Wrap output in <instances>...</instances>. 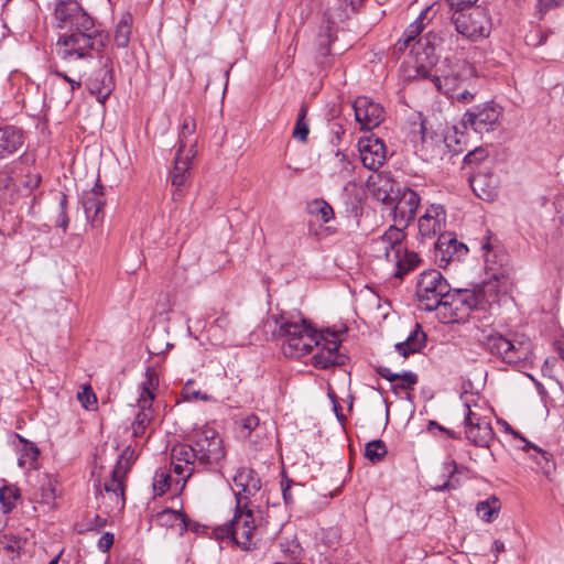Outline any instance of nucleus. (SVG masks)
Returning <instances> with one entry per match:
<instances>
[{"instance_id":"nucleus-23","label":"nucleus","mask_w":564,"mask_h":564,"mask_svg":"<svg viewBox=\"0 0 564 564\" xmlns=\"http://www.w3.org/2000/svg\"><path fill=\"white\" fill-rule=\"evenodd\" d=\"M36 12L34 0H7L2 8V18L14 25H23L33 19Z\"/></svg>"},{"instance_id":"nucleus-11","label":"nucleus","mask_w":564,"mask_h":564,"mask_svg":"<svg viewBox=\"0 0 564 564\" xmlns=\"http://www.w3.org/2000/svg\"><path fill=\"white\" fill-rule=\"evenodd\" d=\"M452 20L456 31L471 41L484 39L490 33L489 17L480 7L473 8L469 12H455Z\"/></svg>"},{"instance_id":"nucleus-3","label":"nucleus","mask_w":564,"mask_h":564,"mask_svg":"<svg viewBox=\"0 0 564 564\" xmlns=\"http://www.w3.org/2000/svg\"><path fill=\"white\" fill-rule=\"evenodd\" d=\"M373 194L378 200L392 207L394 225L405 229L414 220L421 202L415 191L386 178L381 181V185L373 191Z\"/></svg>"},{"instance_id":"nucleus-40","label":"nucleus","mask_w":564,"mask_h":564,"mask_svg":"<svg viewBox=\"0 0 564 564\" xmlns=\"http://www.w3.org/2000/svg\"><path fill=\"white\" fill-rule=\"evenodd\" d=\"M196 124L194 120L191 118H185L178 134V151L185 152L191 149V145L194 148V143L193 140H191V137L194 134Z\"/></svg>"},{"instance_id":"nucleus-14","label":"nucleus","mask_w":564,"mask_h":564,"mask_svg":"<svg viewBox=\"0 0 564 564\" xmlns=\"http://www.w3.org/2000/svg\"><path fill=\"white\" fill-rule=\"evenodd\" d=\"M488 348L491 354L499 356L505 362L519 365L527 360L531 346L528 341H513L501 335H492L488 338Z\"/></svg>"},{"instance_id":"nucleus-31","label":"nucleus","mask_w":564,"mask_h":564,"mask_svg":"<svg viewBox=\"0 0 564 564\" xmlns=\"http://www.w3.org/2000/svg\"><path fill=\"white\" fill-rule=\"evenodd\" d=\"M155 521L161 527H178L180 532L189 528L188 518L185 513L173 510L164 509L155 516Z\"/></svg>"},{"instance_id":"nucleus-51","label":"nucleus","mask_w":564,"mask_h":564,"mask_svg":"<svg viewBox=\"0 0 564 564\" xmlns=\"http://www.w3.org/2000/svg\"><path fill=\"white\" fill-rule=\"evenodd\" d=\"M77 398L86 410H93L97 404L96 394L89 386L84 387V389L78 392Z\"/></svg>"},{"instance_id":"nucleus-64","label":"nucleus","mask_w":564,"mask_h":564,"mask_svg":"<svg viewBox=\"0 0 564 564\" xmlns=\"http://www.w3.org/2000/svg\"><path fill=\"white\" fill-rule=\"evenodd\" d=\"M291 484H292V481H290V480H286L285 485H284V482H282V496H283V500L286 505H290L294 501L293 496L291 494Z\"/></svg>"},{"instance_id":"nucleus-63","label":"nucleus","mask_w":564,"mask_h":564,"mask_svg":"<svg viewBox=\"0 0 564 564\" xmlns=\"http://www.w3.org/2000/svg\"><path fill=\"white\" fill-rule=\"evenodd\" d=\"M512 434L516 436V437H519L520 440H522L525 445L523 446V449H529V448H532L534 449L541 457H543L544 459L547 460V453L540 449L539 447H536L535 445L531 444L529 441H527L524 437L520 436V434L513 430H511Z\"/></svg>"},{"instance_id":"nucleus-16","label":"nucleus","mask_w":564,"mask_h":564,"mask_svg":"<svg viewBox=\"0 0 564 564\" xmlns=\"http://www.w3.org/2000/svg\"><path fill=\"white\" fill-rule=\"evenodd\" d=\"M234 495L238 507L248 506L251 498H253L261 489V480L258 474L247 467L239 468L232 477Z\"/></svg>"},{"instance_id":"nucleus-15","label":"nucleus","mask_w":564,"mask_h":564,"mask_svg":"<svg viewBox=\"0 0 564 564\" xmlns=\"http://www.w3.org/2000/svg\"><path fill=\"white\" fill-rule=\"evenodd\" d=\"M467 253V246L459 242L452 232L441 234L435 242V261L442 268L460 262Z\"/></svg>"},{"instance_id":"nucleus-59","label":"nucleus","mask_w":564,"mask_h":564,"mask_svg":"<svg viewBox=\"0 0 564 564\" xmlns=\"http://www.w3.org/2000/svg\"><path fill=\"white\" fill-rule=\"evenodd\" d=\"M452 9L456 12L465 11L466 8L474 6L477 0H446Z\"/></svg>"},{"instance_id":"nucleus-6","label":"nucleus","mask_w":564,"mask_h":564,"mask_svg":"<svg viewBox=\"0 0 564 564\" xmlns=\"http://www.w3.org/2000/svg\"><path fill=\"white\" fill-rule=\"evenodd\" d=\"M494 288L492 283H487L482 291L452 290L448 300L437 310L442 323L460 324L467 322L471 311L484 308L489 303V301L484 300V295L492 291Z\"/></svg>"},{"instance_id":"nucleus-52","label":"nucleus","mask_w":564,"mask_h":564,"mask_svg":"<svg viewBox=\"0 0 564 564\" xmlns=\"http://www.w3.org/2000/svg\"><path fill=\"white\" fill-rule=\"evenodd\" d=\"M550 33V31L536 29L525 35V42L531 46H541L545 44Z\"/></svg>"},{"instance_id":"nucleus-54","label":"nucleus","mask_w":564,"mask_h":564,"mask_svg":"<svg viewBox=\"0 0 564 564\" xmlns=\"http://www.w3.org/2000/svg\"><path fill=\"white\" fill-rule=\"evenodd\" d=\"M473 89L474 85L465 86L458 90L453 91V94H448L447 96L460 102H470L475 97V91H473Z\"/></svg>"},{"instance_id":"nucleus-34","label":"nucleus","mask_w":564,"mask_h":564,"mask_svg":"<svg viewBox=\"0 0 564 564\" xmlns=\"http://www.w3.org/2000/svg\"><path fill=\"white\" fill-rule=\"evenodd\" d=\"M159 387V376L154 368L148 367L145 370V379L141 383V393L138 399V402H142L143 400H148L151 398V403H153L155 398V390Z\"/></svg>"},{"instance_id":"nucleus-17","label":"nucleus","mask_w":564,"mask_h":564,"mask_svg":"<svg viewBox=\"0 0 564 564\" xmlns=\"http://www.w3.org/2000/svg\"><path fill=\"white\" fill-rule=\"evenodd\" d=\"M403 229L400 226L392 225L382 236L372 241V248L378 252V256L384 257L390 263L400 257V253L404 251L403 240L405 234Z\"/></svg>"},{"instance_id":"nucleus-43","label":"nucleus","mask_w":564,"mask_h":564,"mask_svg":"<svg viewBox=\"0 0 564 564\" xmlns=\"http://www.w3.org/2000/svg\"><path fill=\"white\" fill-rule=\"evenodd\" d=\"M55 498L56 489L54 481L51 478L45 477L41 481L39 502L51 506L54 503Z\"/></svg>"},{"instance_id":"nucleus-60","label":"nucleus","mask_w":564,"mask_h":564,"mask_svg":"<svg viewBox=\"0 0 564 564\" xmlns=\"http://www.w3.org/2000/svg\"><path fill=\"white\" fill-rule=\"evenodd\" d=\"M112 544H113V534L109 533V532L104 533L98 541V547L102 552L109 551V549L112 546Z\"/></svg>"},{"instance_id":"nucleus-1","label":"nucleus","mask_w":564,"mask_h":564,"mask_svg":"<svg viewBox=\"0 0 564 564\" xmlns=\"http://www.w3.org/2000/svg\"><path fill=\"white\" fill-rule=\"evenodd\" d=\"M58 28L64 30L56 43L57 55L65 62L87 59L99 53L106 35L76 0H62L55 8Z\"/></svg>"},{"instance_id":"nucleus-28","label":"nucleus","mask_w":564,"mask_h":564,"mask_svg":"<svg viewBox=\"0 0 564 564\" xmlns=\"http://www.w3.org/2000/svg\"><path fill=\"white\" fill-rule=\"evenodd\" d=\"M426 334L420 324H415L404 341L394 345L395 351L406 358L410 355L420 352L426 346Z\"/></svg>"},{"instance_id":"nucleus-58","label":"nucleus","mask_w":564,"mask_h":564,"mask_svg":"<svg viewBox=\"0 0 564 564\" xmlns=\"http://www.w3.org/2000/svg\"><path fill=\"white\" fill-rule=\"evenodd\" d=\"M335 40L330 28H327L324 34L319 35V45H321V54L328 55L329 48L328 45Z\"/></svg>"},{"instance_id":"nucleus-36","label":"nucleus","mask_w":564,"mask_h":564,"mask_svg":"<svg viewBox=\"0 0 564 564\" xmlns=\"http://www.w3.org/2000/svg\"><path fill=\"white\" fill-rule=\"evenodd\" d=\"M195 155L196 151L193 150L192 145L191 149L185 152L177 150L174 166L170 172V175H191V163Z\"/></svg>"},{"instance_id":"nucleus-32","label":"nucleus","mask_w":564,"mask_h":564,"mask_svg":"<svg viewBox=\"0 0 564 564\" xmlns=\"http://www.w3.org/2000/svg\"><path fill=\"white\" fill-rule=\"evenodd\" d=\"M435 4L425 8L414 22H412L403 32V37L410 42L414 41L432 21L436 10Z\"/></svg>"},{"instance_id":"nucleus-7","label":"nucleus","mask_w":564,"mask_h":564,"mask_svg":"<svg viewBox=\"0 0 564 564\" xmlns=\"http://www.w3.org/2000/svg\"><path fill=\"white\" fill-rule=\"evenodd\" d=\"M452 290L438 270H426L417 276L415 294L420 306L425 311L432 312L442 307Z\"/></svg>"},{"instance_id":"nucleus-47","label":"nucleus","mask_w":564,"mask_h":564,"mask_svg":"<svg viewBox=\"0 0 564 564\" xmlns=\"http://www.w3.org/2000/svg\"><path fill=\"white\" fill-rule=\"evenodd\" d=\"M444 469L448 474L449 479L445 481L442 486L437 487L436 490L444 491L456 489L459 485V481L454 478L455 474L458 473V466L455 460H449L444 464Z\"/></svg>"},{"instance_id":"nucleus-20","label":"nucleus","mask_w":564,"mask_h":564,"mask_svg":"<svg viewBox=\"0 0 564 564\" xmlns=\"http://www.w3.org/2000/svg\"><path fill=\"white\" fill-rule=\"evenodd\" d=\"M360 160L365 167L371 171L380 169L387 160V147L378 137L369 135L358 142Z\"/></svg>"},{"instance_id":"nucleus-22","label":"nucleus","mask_w":564,"mask_h":564,"mask_svg":"<svg viewBox=\"0 0 564 564\" xmlns=\"http://www.w3.org/2000/svg\"><path fill=\"white\" fill-rule=\"evenodd\" d=\"M86 86L100 104H105L115 88L111 66L105 63L87 79Z\"/></svg>"},{"instance_id":"nucleus-49","label":"nucleus","mask_w":564,"mask_h":564,"mask_svg":"<svg viewBox=\"0 0 564 564\" xmlns=\"http://www.w3.org/2000/svg\"><path fill=\"white\" fill-rule=\"evenodd\" d=\"M67 205H68L67 195L64 193H61V195H59V212H58L56 220H55V226L58 228H62L64 232L67 230L68 224H69V218L67 215Z\"/></svg>"},{"instance_id":"nucleus-53","label":"nucleus","mask_w":564,"mask_h":564,"mask_svg":"<svg viewBox=\"0 0 564 564\" xmlns=\"http://www.w3.org/2000/svg\"><path fill=\"white\" fill-rule=\"evenodd\" d=\"M183 395H184V399L188 400V401H196V400L210 401V400H213L212 395L203 393L199 390H193L192 389V380H189L185 383V387L183 389Z\"/></svg>"},{"instance_id":"nucleus-39","label":"nucleus","mask_w":564,"mask_h":564,"mask_svg":"<svg viewBox=\"0 0 564 564\" xmlns=\"http://www.w3.org/2000/svg\"><path fill=\"white\" fill-rule=\"evenodd\" d=\"M153 491L156 496H162L172 487L175 488V479H172L171 475L165 469H159L155 471L153 477ZM175 494H180L181 491H175Z\"/></svg>"},{"instance_id":"nucleus-27","label":"nucleus","mask_w":564,"mask_h":564,"mask_svg":"<svg viewBox=\"0 0 564 564\" xmlns=\"http://www.w3.org/2000/svg\"><path fill=\"white\" fill-rule=\"evenodd\" d=\"M24 134L14 126L0 127V159H8L18 153L24 145Z\"/></svg>"},{"instance_id":"nucleus-41","label":"nucleus","mask_w":564,"mask_h":564,"mask_svg":"<svg viewBox=\"0 0 564 564\" xmlns=\"http://www.w3.org/2000/svg\"><path fill=\"white\" fill-rule=\"evenodd\" d=\"M263 426L260 424L259 417L250 413L240 419V434L243 437H252V434L259 435L262 433Z\"/></svg>"},{"instance_id":"nucleus-33","label":"nucleus","mask_w":564,"mask_h":564,"mask_svg":"<svg viewBox=\"0 0 564 564\" xmlns=\"http://www.w3.org/2000/svg\"><path fill=\"white\" fill-rule=\"evenodd\" d=\"M2 485L0 486V508L4 510V512H11L18 505L21 499L20 489L13 485L9 484L6 480H1Z\"/></svg>"},{"instance_id":"nucleus-42","label":"nucleus","mask_w":564,"mask_h":564,"mask_svg":"<svg viewBox=\"0 0 564 564\" xmlns=\"http://www.w3.org/2000/svg\"><path fill=\"white\" fill-rule=\"evenodd\" d=\"M387 455V446L381 440H373L366 444L365 456L371 463H378Z\"/></svg>"},{"instance_id":"nucleus-26","label":"nucleus","mask_w":564,"mask_h":564,"mask_svg":"<svg viewBox=\"0 0 564 564\" xmlns=\"http://www.w3.org/2000/svg\"><path fill=\"white\" fill-rule=\"evenodd\" d=\"M473 192L482 200H494L498 195V177L490 172L479 171L469 178Z\"/></svg>"},{"instance_id":"nucleus-25","label":"nucleus","mask_w":564,"mask_h":564,"mask_svg":"<svg viewBox=\"0 0 564 564\" xmlns=\"http://www.w3.org/2000/svg\"><path fill=\"white\" fill-rule=\"evenodd\" d=\"M105 203L104 186L97 180L96 184L89 191L84 192L82 196V205L88 221L94 224L102 218Z\"/></svg>"},{"instance_id":"nucleus-21","label":"nucleus","mask_w":564,"mask_h":564,"mask_svg":"<svg viewBox=\"0 0 564 564\" xmlns=\"http://www.w3.org/2000/svg\"><path fill=\"white\" fill-rule=\"evenodd\" d=\"M355 118L360 128L371 130L383 120V108L366 96L358 97L354 102Z\"/></svg>"},{"instance_id":"nucleus-45","label":"nucleus","mask_w":564,"mask_h":564,"mask_svg":"<svg viewBox=\"0 0 564 564\" xmlns=\"http://www.w3.org/2000/svg\"><path fill=\"white\" fill-rule=\"evenodd\" d=\"M39 456V449L32 445L28 444L21 451L20 456L18 458V464L22 468L30 469L34 466Z\"/></svg>"},{"instance_id":"nucleus-61","label":"nucleus","mask_w":564,"mask_h":564,"mask_svg":"<svg viewBox=\"0 0 564 564\" xmlns=\"http://www.w3.org/2000/svg\"><path fill=\"white\" fill-rule=\"evenodd\" d=\"M377 373H378L381 378H383V379H386V380H388V381H390V382H395V381H397V379H399V377H400V375H399V373H394V372H392V371H391V369H390V368H388V367H378V368H377Z\"/></svg>"},{"instance_id":"nucleus-12","label":"nucleus","mask_w":564,"mask_h":564,"mask_svg":"<svg viewBox=\"0 0 564 564\" xmlns=\"http://www.w3.org/2000/svg\"><path fill=\"white\" fill-rule=\"evenodd\" d=\"M502 115V107L490 101L468 109L464 113L462 122L477 133L491 132L499 127Z\"/></svg>"},{"instance_id":"nucleus-50","label":"nucleus","mask_w":564,"mask_h":564,"mask_svg":"<svg viewBox=\"0 0 564 564\" xmlns=\"http://www.w3.org/2000/svg\"><path fill=\"white\" fill-rule=\"evenodd\" d=\"M417 383V375L412 371H405L397 379L393 389L412 390Z\"/></svg>"},{"instance_id":"nucleus-18","label":"nucleus","mask_w":564,"mask_h":564,"mask_svg":"<svg viewBox=\"0 0 564 564\" xmlns=\"http://www.w3.org/2000/svg\"><path fill=\"white\" fill-rule=\"evenodd\" d=\"M465 408L466 413L464 422L467 440L475 446L488 447L494 440V431L490 423L473 412L468 404H465Z\"/></svg>"},{"instance_id":"nucleus-5","label":"nucleus","mask_w":564,"mask_h":564,"mask_svg":"<svg viewBox=\"0 0 564 564\" xmlns=\"http://www.w3.org/2000/svg\"><path fill=\"white\" fill-rule=\"evenodd\" d=\"M213 533L216 539H229L246 551L256 549L260 540V529L256 524L252 511L245 505L238 507V503L232 519L223 525L216 527Z\"/></svg>"},{"instance_id":"nucleus-24","label":"nucleus","mask_w":564,"mask_h":564,"mask_svg":"<svg viewBox=\"0 0 564 564\" xmlns=\"http://www.w3.org/2000/svg\"><path fill=\"white\" fill-rule=\"evenodd\" d=\"M446 212L442 205L432 204L419 218V231L423 238H433L445 227Z\"/></svg>"},{"instance_id":"nucleus-8","label":"nucleus","mask_w":564,"mask_h":564,"mask_svg":"<svg viewBox=\"0 0 564 564\" xmlns=\"http://www.w3.org/2000/svg\"><path fill=\"white\" fill-rule=\"evenodd\" d=\"M128 467L120 459L111 471V477L104 485V491L99 492L100 506L109 516H117L122 512L126 505L124 479Z\"/></svg>"},{"instance_id":"nucleus-19","label":"nucleus","mask_w":564,"mask_h":564,"mask_svg":"<svg viewBox=\"0 0 564 564\" xmlns=\"http://www.w3.org/2000/svg\"><path fill=\"white\" fill-rule=\"evenodd\" d=\"M447 36V32L430 31L416 42L419 48H422V52L417 51L416 53L415 70L419 63H424L427 67H431V69L434 68L438 53L443 50Z\"/></svg>"},{"instance_id":"nucleus-13","label":"nucleus","mask_w":564,"mask_h":564,"mask_svg":"<svg viewBox=\"0 0 564 564\" xmlns=\"http://www.w3.org/2000/svg\"><path fill=\"white\" fill-rule=\"evenodd\" d=\"M171 460L173 473L177 476L175 478V491H183L188 478L198 466L194 443L192 445H175L171 451Z\"/></svg>"},{"instance_id":"nucleus-30","label":"nucleus","mask_w":564,"mask_h":564,"mask_svg":"<svg viewBox=\"0 0 564 564\" xmlns=\"http://www.w3.org/2000/svg\"><path fill=\"white\" fill-rule=\"evenodd\" d=\"M139 411L135 414L134 421L131 424L132 435L135 438L142 437L147 427L153 419V409L151 398L138 402Z\"/></svg>"},{"instance_id":"nucleus-56","label":"nucleus","mask_w":564,"mask_h":564,"mask_svg":"<svg viewBox=\"0 0 564 564\" xmlns=\"http://www.w3.org/2000/svg\"><path fill=\"white\" fill-rule=\"evenodd\" d=\"M563 1L564 0H538L536 9L540 19H542L549 10L560 7Z\"/></svg>"},{"instance_id":"nucleus-57","label":"nucleus","mask_w":564,"mask_h":564,"mask_svg":"<svg viewBox=\"0 0 564 564\" xmlns=\"http://www.w3.org/2000/svg\"><path fill=\"white\" fill-rule=\"evenodd\" d=\"M252 443L254 449L261 451L264 447L270 445V438L265 433V427L263 426L262 433L259 435L252 434V437H249Z\"/></svg>"},{"instance_id":"nucleus-29","label":"nucleus","mask_w":564,"mask_h":564,"mask_svg":"<svg viewBox=\"0 0 564 564\" xmlns=\"http://www.w3.org/2000/svg\"><path fill=\"white\" fill-rule=\"evenodd\" d=\"M354 170L355 166L349 156L339 150L328 162L329 176L336 181L344 182L349 180L354 174Z\"/></svg>"},{"instance_id":"nucleus-62","label":"nucleus","mask_w":564,"mask_h":564,"mask_svg":"<svg viewBox=\"0 0 564 564\" xmlns=\"http://www.w3.org/2000/svg\"><path fill=\"white\" fill-rule=\"evenodd\" d=\"M54 74L56 76L63 78L65 82H67L70 85V97L73 96L74 90L82 86L80 80H76V79L67 76V74H65L63 72L56 70Z\"/></svg>"},{"instance_id":"nucleus-35","label":"nucleus","mask_w":564,"mask_h":564,"mask_svg":"<svg viewBox=\"0 0 564 564\" xmlns=\"http://www.w3.org/2000/svg\"><path fill=\"white\" fill-rule=\"evenodd\" d=\"M391 263L395 267L394 275L402 279L409 271L416 267L419 263V257L414 252H408L404 248V251L400 253V257Z\"/></svg>"},{"instance_id":"nucleus-48","label":"nucleus","mask_w":564,"mask_h":564,"mask_svg":"<svg viewBox=\"0 0 564 564\" xmlns=\"http://www.w3.org/2000/svg\"><path fill=\"white\" fill-rule=\"evenodd\" d=\"M171 184L174 187L173 199L180 200L185 188L189 185L191 175H170Z\"/></svg>"},{"instance_id":"nucleus-38","label":"nucleus","mask_w":564,"mask_h":564,"mask_svg":"<svg viewBox=\"0 0 564 564\" xmlns=\"http://www.w3.org/2000/svg\"><path fill=\"white\" fill-rule=\"evenodd\" d=\"M307 212L325 224L334 218L333 207L324 199H314L308 203Z\"/></svg>"},{"instance_id":"nucleus-2","label":"nucleus","mask_w":564,"mask_h":564,"mask_svg":"<svg viewBox=\"0 0 564 564\" xmlns=\"http://www.w3.org/2000/svg\"><path fill=\"white\" fill-rule=\"evenodd\" d=\"M278 330L276 338L281 341L283 354L289 358H300L308 354L314 344H318L317 330L306 319H294L286 314L273 316Z\"/></svg>"},{"instance_id":"nucleus-44","label":"nucleus","mask_w":564,"mask_h":564,"mask_svg":"<svg viewBox=\"0 0 564 564\" xmlns=\"http://www.w3.org/2000/svg\"><path fill=\"white\" fill-rule=\"evenodd\" d=\"M130 34H131V25L127 20H121L118 22L115 34H113V41L115 44L118 47H126L130 41Z\"/></svg>"},{"instance_id":"nucleus-37","label":"nucleus","mask_w":564,"mask_h":564,"mask_svg":"<svg viewBox=\"0 0 564 564\" xmlns=\"http://www.w3.org/2000/svg\"><path fill=\"white\" fill-rule=\"evenodd\" d=\"M499 510L500 501L496 496H490L486 500L479 501L476 506L478 517L486 522H491Z\"/></svg>"},{"instance_id":"nucleus-46","label":"nucleus","mask_w":564,"mask_h":564,"mask_svg":"<svg viewBox=\"0 0 564 564\" xmlns=\"http://www.w3.org/2000/svg\"><path fill=\"white\" fill-rule=\"evenodd\" d=\"M306 117V108L303 106L300 109V112L297 115V120L293 130V137L296 140H300L302 142H305L307 140V135L310 132L308 123L305 120Z\"/></svg>"},{"instance_id":"nucleus-4","label":"nucleus","mask_w":564,"mask_h":564,"mask_svg":"<svg viewBox=\"0 0 564 564\" xmlns=\"http://www.w3.org/2000/svg\"><path fill=\"white\" fill-rule=\"evenodd\" d=\"M413 77L431 79L436 89L445 95L453 94L465 86H473L476 80L474 66L465 61L446 65L441 74L438 69H431L424 63H419L416 75Z\"/></svg>"},{"instance_id":"nucleus-55","label":"nucleus","mask_w":564,"mask_h":564,"mask_svg":"<svg viewBox=\"0 0 564 564\" xmlns=\"http://www.w3.org/2000/svg\"><path fill=\"white\" fill-rule=\"evenodd\" d=\"M487 158V151L482 148H477L465 155L464 162L468 165L476 164Z\"/></svg>"},{"instance_id":"nucleus-10","label":"nucleus","mask_w":564,"mask_h":564,"mask_svg":"<svg viewBox=\"0 0 564 564\" xmlns=\"http://www.w3.org/2000/svg\"><path fill=\"white\" fill-rule=\"evenodd\" d=\"M318 344H314L316 352L312 357V364L318 369H329L332 367L344 366L348 357L339 350L340 339L339 336L334 333L326 330L318 332L315 335Z\"/></svg>"},{"instance_id":"nucleus-9","label":"nucleus","mask_w":564,"mask_h":564,"mask_svg":"<svg viewBox=\"0 0 564 564\" xmlns=\"http://www.w3.org/2000/svg\"><path fill=\"white\" fill-rule=\"evenodd\" d=\"M193 443L198 466L204 468L217 466L226 456L223 438L212 427L206 426L197 432Z\"/></svg>"}]
</instances>
